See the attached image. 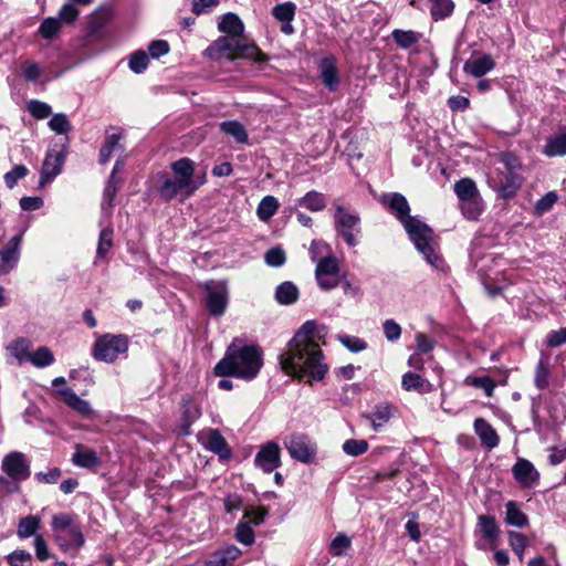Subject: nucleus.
I'll list each match as a JSON object with an SVG mask.
<instances>
[{"label": "nucleus", "instance_id": "1", "mask_svg": "<svg viewBox=\"0 0 566 566\" xmlns=\"http://www.w3.org/2000/svg\"><path fill=\"white\" fill-rule=\"evenodd\" d=\"M315 321H306L279 355L282 370L292 377L321 381L328 371V365L318 344L313 339Z\"/></svg>", "mask_w": 566, "mask_h": 566}, {"label": "nucleus", "instance_id": "2", "mask_svg": "<svg viewBox=\"0 0 566 566\" xmlns=\"http://www.w3.org/2000/svg\"><path fill=\"white\" fill-rule=\"evenodd\" d=\"M381 203L403 226L410 241L424 260L434 269L442 270L444 260L434 243L433 230L418 216H410L407 198L399 192H391L382 196Z\"/></svg>", "mask_w": 566, "mask_h": 566}, {"label": "nucleus", "instance_id": "3", "mask_svg": "<svg viewBox=\"0 0 566 566\" xmlns=\"http://www.w3.org/2000/svg\"><path fill=\"white\" fill-rule=\"evenodd\" d=\"M263 366V353L256 345H238L232 342L223 356L213 367L218 377H235L253 380Z\"/></svg>", "mask_w": 566, "mask_h": 566}, {"label": "nucleus", "instance_id": "4", "mask_svg": "<svg viewBox=\"0 0 566 566\" xmlns=\"http://www.w3.org/2000/svg\"><path fill=\"white\" fill-rule=\"evenodd\" d=\"M170 168L174 178L166 177L158 188L159 197L165 202L171 201L179 193L187 199L203 184V180H195V163L190 158H180L171 163Z\"/></svg>", "mask_w": 566, "mask_h": 566}, {"label": "nucleus", "instance_id": "5", "mask_svg": "<svg viewBox=\"0 0 566 566\" xmlns=\"http://www.w3.org/2000/svg\"><path fill=\"white\" fill-rule=\"evenodd\" d=\"M51 526L54 541L62 552L78 551L84 546L85 538L76 515L70 513L55 514L52 517Z\"/></svg>", "mask_w": 566, "mask_h": 566}, {"label": "nucleus", "instance_id": "6", "mask_svg": "<svg viewBox=\"0 0 566 566\" xmlns=\"http://www.w3.org/2000/svg\"><path fill=\"white\" fill-rule=\"evenodd\" d=\"M1 470L6 475L0 476V485L7 493H17L21 490L20 483L31 475L30 462L24 453L12 451L1 461Z\"/></svg>", "mask_w": 566, "mask_h": 566}, {"label": "nucleus", "instance_id": "7", "mask_svg": "<svg viewBox=\"0 0 566 566\" xmlns=\"http://www.w3.org/2000/svg\"><path fill=\"white\" fill-rule=\"evenodd\" d=\"M128 337L124 334H104L95 340L92 355L96 360L114 363L128 350Z\"/></svg>", "mask_w": 566, "mask_h": 566}, {"label": "nucleus", "instance_id": "8", "mask_svg": "<svg viewBox=\"0 0 566 566\" xmlns=\"http://www.w3.org/2000/svg\"><path fill=\"white\" fill-rule=\"evenodd\" d=\"M334 227L336 234L340 237L348 247L358 244L360 234V218L357 213L348 212L342 205H334Z\"/></svg>", "mask_w": 566, "mask_h": 566}, {"label": "nucleus", "instance_id": "9", "mask_svg": "<svg viewBox=\"0 0 566 566\" xmlns=\"http://www.w3.org/2000/svg\"><path fill=\"white\" fill-rule=\"evenodd\" d=\"M206 307L213 317L222 316L229 304V289L226 280H210L203 284Z\"/></svg>", "mask_w": 566, "mask_h": 566}, {"label": "nucleus", "instance_id": "10", "mask_svg": "<svg viewBox=\"0 0 566 566\" xmlns=\"http://www.w3.org/2000/svg\"><path fill=\"white\" fill-rule=\"evenodd\" d=\"M67 140L69 138L65 137V143L61 145L59 150H48L41 168L39 182L40 187L50 184L56 176L61 174L67 155Z\"/></svg>", "mask_w": 566, "mask_h": 566}, {"label": "nucleus", "instance_id": "11", "mask_svg": "<svg viewBox=\"0 0 566 566\" xmlns=\"http://www.w3.org/2000/svg\"><path fill=\"white\" fill-rule=\"evenodd\" d=\"M292 459L302 463H311L316 455V444L305 434L296 433L287 437L284 441Z\"/></svg>", "mask_w": 566, "mask_h": 566}, {"label": "nucleus", "instance_id": "12", "mask_svg": "<svg viewBox=\"0 0 566 566\" xmlns=\"http://www.w3.org/2000/svg\"><path fill=\"white\" fill-rule=\"evenodd\" d=\"M398 413V408L387 401L379 402L369 412L361 415V418L369 422L375 432H380Z\"/></svg>", "mask_w": 566, "mask_h": 566}, {"label": "nucleus", "instance_id": "13", "mask_svg": "<svg viewBox=\"0 0 566 566\" xmlns=\"http://www.w3.org/2000/svg\"><path fill=\"white\" fill-rule=\"evenodd\" d=\"M254 464L265 473H271L280 468L282 464L280 446L274 441L262 444L254 457Z\"/></svg>", "mask_w": 566, "mask_h": 566}, {"label": "nucleus", "instance_id": "14", "mask_svg": "<svg viewBox=\"0 0 566 566\" xmlns=\"http://www.w3.org/2000/svg\"><path fill=\"white\" fill-rule=\"evenodd\" d=\"M21 242L22 235L18 234L0 249V275L9 274L17 268L21 255Z\"/></svg>", "mask_w": 566, "mask_h": 566}, {"label": "nucleus", "instance_id": "15", "mask_svg": "<svg viewBox=\"0 0 566 566\" xmlns=\"http://www.w3.org/2000/svg\"><path fill=\"white\" fill-rule=\"evenodd\" d=\"M319 78L329 92H335L339 84V73L336 59L332 55L324 56L317 62Z\"/></svg>", "mask_w": 566, "mask_h": 566}, {"label": "nucleus", "instance_id": "16", "mask_svg": "<svg viewBox=\"0 0 566 566\" xmlns=\"http://www.w3.org/2000/svg\"><path fill=\"white\" fill-rule=\"evenodd\" d=\"M514 479L524 488L536 484L539 480V473L534 464L523 458H518L512 468Z\"/></svg>", "mask_w": 566, "mask_h": 566}, {"label": "nucleus", "instance_id": "17", "mask_svg": "<svg viewBox=\"0 0 566 566\" xmlns=\"http://www.w3.org/2000/svg\"><path fill=\"white\" fill-rule=\"evenodd\" d=\"M295 12L296 4L291 1L279 3L273 7L272 15L282 23L280 28L282 33L291 35L295 32L294 27L292 25Z\"/></svg>", "mask_w": 566, "mask_h": 566}, {"label": "nucleus", "instance_id": "18", "mask_svg": "<svg viewBox=\"0 0 566 566\" xmlns=\"http://www.w3.org/2000/svg\"><path fill=\"white\" fill-rule=\"evenodd\" d=\"M232 53H238V56L252 60L258 63L265 62L266 55L254 44L248 43L242 35L231 38Z\"/></svg>", "mask_w": 566, "mask_h": 566}, {"label": "nucleus", "instance_id": "19", "mask_svg": "<svg viewBox=\"0 0 566 566\" xmlns=\"http://www.w3.org/2000/svg\"><path fill=\"white\" fill-rule=\"evenodd\" d=\"M205 448L216 453L220 460H229L232 457L231 448L217 429H210L207 433Z\"/></svg>", "mask_w": 566, "mask_h": 566}, {"label": "nucleus", "instance_id": "20", "mask_svg": "<svg viewBox=\"0 0 566 566\" xmlns=\"http://www.w3.org/2000/svg\"><path fill=\"white\" fill-rule=\"evenodd\" d=\"M241 555V551L234 545H227L213 552L203 563V566H232Z\"/></svg>", "mask_w": 566, "mask_h": 566}, {"label": "nucleus", "instance_id": "21", "mask_svg": "<svg viewBox=\"0 0 566 566\" xmlns=\"http://www.w3.org/2000/svg\"><path fill=\"white\" fill-rule=\"evenodd\" d=\"M474 431L479 437L481 444L489 450H492L499 446V434L485 419L476 418L474 420Z\"/></svg>", "mask_w": 566, "mask_h": 566}, {"label": "nucleus", "instance_id": "22", "mask_svg": "<svg viewBox=\"0 0 566 566\" xmlns=\"http://www.w3.org/2000/svg\"><path fill=\"white\" fill-rule=\"evenodd\" d=\"M203 55L210 60H219L222 56H227L228 60L233 61L235 56L232 54L231 38H218L203 51Z\"/></svg>", "mask_w": 566, "mask_h": 566}, {"label": "nucleus", "instance_id": "23", "mask_svg": "<svg viewBox=\"0 0 566 566\" xmlns=\"http://www.w3.org/2000/svg\"><path fill=\"white\" fill-rule=\"evenodd\" d=\"M495 67V62L490 54H484L474 60H468L463 65V71L474 77H482Z\"/></svg>", "mask_w": 566, "mask_h": 566}, {"label": "nucleus", "instance_id": "24", "mask_svg": "<svg viewBox=\"0 0 566 566\" xmlns=\"http://www.w3.org/2000/svg\"><path fill=\"white\" fill-rule=\"evenodd\" d=\"M71 461L74 465L83 469H94L101 463V460L94 450L85 449L81 444L75 446V451L72 454Z\"/></svg>", "mask_w": 566, "mask_h": 566}, {"label": "nucleus", "instance_id": "25", "mask_svg": "<svg viewBox=\"0 0 566 566\" xmlns=\"http://www.w3.org/2000/svg\"><path fill=\"white\" fill-rule=\"evenodd\" d=\"M57 394L63 398V401L73 410L83 416L92 413V408L88 401L80 398L71 388H59Z\"/></svg>", "mask_w": 566, "mask_h": 566}, {"label": "nucleus", "instance_id": "26", "mask_svg": "<svg viewBox=\"0 0 566 566\" xmlns=\"http://www.w3.org/2000/svg\"><path fill=\"white\" fill-rule=\"evenodd\" d=\"M523 178L516 172H507L504 179L496 187V191L502 199H511L515 197L522 187Z\"/></svg>", "mask_w": 566, "mask_h": 566}, {"label": "nucleus", "instance_id": "27", "mask_svg": "<svg viewBox=\"0 0 566 566\" xmlns=\"http://www.w3.org/2000/svg\"><path fill=\"white\" fill-rule=\"evenodd\" d=\"M298 296V287L291 281L282 282L274 292V298L281 305H292L297 302Z\"/></svg>", "mask_w": 566, "mask_h": 566}, {"label": "nucleus", "instance_id": "28", "mask_svg": "<svg viewBox=\"0 0 566 566\" xmlns=\"http://www.w3.org/2000/svg\"><path fill=\"white\" fill-rule=\"evenodd\" d=\"M181 432L185 436L190 434L191 424L200 417V409L192 402L189 397L182 398L181 403Z\"/></svg>", "mask_w": 566, "mask_h": 566}, {"label": "nucleus", "instance_id": "29", "mask_svg": "<svg viewBox=\"0 0 566 566\" xmlns=\"http://www.w3.org/2000/svg\"><path fill=\"white\" fill-rule=\"evenodd\" d=\"M218 30L230 38H234L242 35L244 25L235 13L228 12L222 15L221 21L218 23Z\"/></svg>", "mask_w": 566, "mask_h": 566}, {"label": "nucleus", "instance_id": "30", "mask_svg": "<svg viewBox=\"0 0 566 566\" xmlns=\"http://www.w3.org/2000/svg\"><path fill=\"white\" fill-rule=\"evenodd\" d=\"M543 154L547 157H560L566 155V132H560L546 139Z\"/></svg>", "mask_w": 566, "mask_h": 566}, {"label": "nucleus", "instance_id": "31", "mask_svg": "<svg viewBox=\"0 0 566 566\" xmlns=\"http://www.w3.org/2000/svg\"><path fill=\"white\" fill-rule=\"evenodd\" d=\"M505 523L515 527H525L528 525V517L521 510L517 502L509 501L505 504Z\"/></svg>", "mask_w": 566, "mask_h": 566}, {"label": "nucleus", "instance_id": "32", "mask_svg": "<svg viewBox=\"0 0 566 566\" xmlns=\"http://www.w3.org/2000/svg\"><path fill=\"white\" fill-rule=\"evenodd\" d=\"M123 138V134L120 132L107 134L105 137V142L99 149L98 163L101 165H105L109 161L112 154L116 149L124 150L123 145L119 144V140Z\"/></svg>", "mask_w": 566, "mask_h": 566}, {"label": "nucleus", "instance_id": "33", "mask_svg": "<svg viewBox=\"0 0 566 566\" xmlns=\"http://www.w3.org/2000/svg\"><path fill=\"white\" fill-rule=\"evenodd\" d=\"M453 189L462 202L479 198L478 187L471 178H461L454 184Z\"/></svg>", "mask_w": 566, "mask_h": 566}, {"label": "nucleus", "instance_id": "34", "mask_svg": "<svg viewBox=\"0 0 566 566\" xmlns=\"http://www.w3.org/2000/svg\"><path fill=\"white\" fill-rule=\"evenodd\" d=\"M220 130L234 138L239 144H248L249 135L245 127L238 120H226L220 125Z\"/></svg>", "mask_w": 566, "mask_h": 566}, {"label": "nucleus", "instance_id": "35", "mask_svg": "<svg viewBox=\"0 0 566 566\" xmlns=\"http://www.w3.org/2000/svg\"><path fill=\"white\" fill-rule=\"evenodd\" d=\"M391 38L399 48L408 50L420 41L421 34L412 30L395 29Z\"/></svg>", "mask_w": 566, "mask_h": 566}, {"label": "nucleus", "instance_id": "36", "mask_svg": "<svg viewBox=\"0 0 566 566\" xmlns=\"http://www.w3.org/2000/svg\"><path fill=\"white\" fill-rule=\"evenodd\" d=\"M339 271L340 268L337 258L333 254H327L316 262L315 277H321L323 275H338Z\"/></svg>", "mask_w": 566, "mask_h": 566}, {"label": "nucleus", "instance_id": "37", "mask_svg": "<svg viewBox=\"0 0 566 566\" xmlns=\"http://www.w3.org/2000/svg\"><path fill=\"white\" fill-rule=\"evenodd\" d=\"M431 3L430 15L433 21H441L449 18L455 8L452 0H429Z\"/></svg>", "mask_w": 566, "mask_h": 566}, {"label": "nucleus", "instance_id": "38", "mask_svg": "<svg viewBox=\"0 0 566 566\" xmlns=\"http://www.w3.org/2000/svg\"><path fill=\"white\" fill-rule=\"evenodd\" d=\"M41 520L36 515H28L22 517L18 524L17 534L20 538H28L38 535L36 531L40 527Z\"/></svg>", "mask_w": 566, "mask_h": 566}, {"label": "nucleus", "instance_id": "39", "mask_svg": "<svg viewBox=\"0 0 566 566\" xmlns=\"http://www.w3.org/2000/svg\"><path fill=\"white\" fill-rule=\"evenodd\" d=\"M32 344L28 338L20 337L13 340L8 347L12 356H14L19 363L30 360Z\"/></svg>", "mask_w": 566, "mask_h": 566}, {"label": "nucleus", "instance_id": "40", "mask_svg": "<svg viewBox=\"0 0 566 566\" xmlns=\"http://www.w3.org/2000/svg\"><path fill=\"white\" fill-rule=\"evenodd\" d=\"M113 234L114 231L111 227H106L101 230L96 249V258L94 261L95 264L97 263V260L104 259L113 247Z\"/></svg>", "mask_w": 566, "mask_h": 566}, {"label": "nucleus", "instance_id": "41", "mask_svg": "<svg viewBox=\"0 0 566 566\" xmlns=\"http://www.w3.org/2000/svg\"><path fill=\"white\" fill-rule=\"evenodd\" d=\"M298 205L311 211H322L326 207V200L323 193L311 190L298 200Z\"/></svg>", "mask_w": 566, "mask_h": 566}, {"label": "nucleus", "instance_id": "42", "mask_svg": "<svg viewBox=\"0 0 566 566\" xmlns=\"http://www.w3.org/2000/svg\"><path fill=\"white\" fill-rule=\"evenodd\" d=\"M279 209V201L273 196H265L259 203L256 214L260 220L268 221Z\"/></svg>", "mask_w": 566, "mask_h": 566}, {"label": "nucleus", "instance_id": "43", "mask_svg": "<svg viewBox=\"0 0 566 566\" xmlns=\"http://www.w3.org/2000/svg\"><path fill=\"white\" fill-rule=\"evenodd\" d=\"M478 524L480 526L481 533L484 538L489 541L495 539L499 534L500 530L496 524L495 517L492 515H480L478 517Z\"/></svg>", "mask_w": 566, "mask_h": 566}, {"label": "nucleus", "instance_id": "44", "mask_svg": "<svg viewBox=\"0 0 566 566\" xmlns=\"http://www.w3.org/2000/svg\"><path fill=\"white\" fill-rule=\"evenodd\" d=\"M29 361L36 368H44L54 363V355L49 347L41 346L31 354Z\"/></svg>", "mask_w": 566, "mask_h": 566}, {"label": "nucleus", "instance_id": "45", "mask_svg": "<svg viewBox=\"0 0 566 566\" xmlns=\"http://www.w3.org/2000/svg\"><path fill=\"white\" fill-rule=\"evenodd\" d=\"M467 384L482 389L486 397H492L494 389L496 387V382L490 376H476V377H468Z\"/></svg>", "mask_w": 566, "mask_h": 566}, {"label": "nucleus", "instance_id": "46", "mask_svg": "<svg viewBox=\"0 0 566 566\" xmlns=\"http://www.w3.org/2000/svg\"><path fill=\"white\" fill-rule=\"evenodd\" d=\"M48 125L51 130L59 135H66L72 128L71 123L64 113L54 114Z\"/></svg>", "mask_w": 566, "mask_h": 566}, {"label": "nucleus", "instance_id": "47", "mask_svg": "<svg viewBox=\"0 0 566 566\" xmlns=\"http://www.w3.org/2000/svg\"><path fill=\"white\" fill-rule=\"evenodd\" d=\"M148 56L149 55L142 50H138V51H135L134 53H132L129 61H128V66H129L130 71H133L136 74L143 73L149 64Z\"/></svg>", "mask_w": 566, "mask_h": 566}, {"label": "nucleus", "instance_id": "48", "mask_svg": "<svg viewBox=\"0 0 566 566\" xmlns=\"http://www.w3.org/2000/svg\"><path fill=\"white\" fill-rule=\"evenodd\" d=\"M558 195L556 191H548L543 197H541L535 206L534 211L536 216H543L544 213L548 212L553 206L557 202Z\"/></svg>", "mask_w": 566, "mask_h": 566}, {"label": "nucleus", "instance_id": "49", "mask_svg": "<svg viewBox=\"0 0 566 566\" xmlns=\"http://www.w3.org/2000/svg\"><path fill=\"white\" fill-rule=\"evenodd\" d=\"M350 546V538L346 534L339 533L333 538L329 545V553L335 557H340L345 555L346 549Z\"/></svg>", "mask_w": 566, "mask_h": 566}, {"label": "nucleus", "instance_id": "50", "mask_svg": "<svg viewBox=\"0 0 566 566\" xmlns=\"http://www.w3.org/2000/svg\"><path fill=\"white\" fill-rule=\"evenodd\" d=\"M368 442L364 439H348L343 443V451L350 457H358L368 450Z\"/></svg>", "mask_w": 566, "mask_h": 566}, {"label": "nucleus", "instance_id": "51", "mask_svg": "<svg viewBox=\"0 0 566 566\" xmlns=\"http://www.w3.org/2000/svg\"><path fill=\"white\" fill-rule=\"evenodd\" d=\"M254 531L250 522L241 520L235 528V538L238 539V542L244 545H251L254 543Z\"/></svg>", "mask_w": 566, "mask_h": 566}, {"label": "nucleus", "instance_id": "52", "mask_svg": "<svg viewBox=\"0 0 566 566\" xmlns=\"http://www.w3.org/2000/svg\"><path fill=\"white\" fill-rule=\"evenodd\" d=\"M337 339L352 353H359L367 348V343L357 336L340 334L337 335Z\"/></svg>", "mask_w": 566, "mask_h": 566}, {"label": "nucleus", "instance_id": "53", "mask_svg": "<svg viewBox=\"0 0 566 566\" xmlns=\"http://www.w3.org/2000/svg\"><path fill=\"white\" fill-rule=\"evenodd\" d=\"M61 30V22L57 18L50 17L42 21L39 33L46 40L52 39Z\"/></svg>", "mask_w": 566, "mask_h": 566}, {"label": "nucleus", "instance_id": "54", "mask_svg": "<svg viewBox=\"0 0 566 566\" xmlns=\"http://www.w3.org/2000/svg\"><path fill=\"white\" fill-rule=\"evenodd\" d=\"M509 535V543L512 548V551L522 559L524 551L527 546V538L524 534L510 531L507 533Z\"/></svg>", "mask_w": 566, "mask_h": 566}, {"label": "nucleus", "instance_id": "55", "mask_svg": "<svg viewBox=\"0 0 566 566\" xmlns=\"http://www.w3.org/2000/svg\"><path fill=\"white\" fill-rule=\"evenodd\" d=\"M29 174V169L24 165H15L10 171L3 176L6 186L13 189L18 181Z\"/></svg>", "mask_w": 566, "mask_h": 566}, {"label": "nucleus", "instance_id": "56", "mask_svg": "<svg viewBox=\"0 0 566 566\" xmlns=\"http://www.w3.org/2000/svg\"><path fill=\"white\" fill-rule=\"evenodd\" d=\"M268 514L269 511L265 507L255 509L253 506H249L245 509L242 520L250 522L251 526L253 527L262 524Z\"/></svg>", "mask_w": 566, "mask_h": 566}, {"label": "nucleus", "instance_id": "57", "mask_svg": "<svg viewBox=\"0 0 566 566\" xmlns=\"http://www.w3.org/2000/svg\"><path fill=\"white\" fill-rule=\"evenodd\" d=\"M28 111L36 119H44L52 114L51 106L38 99H32L28 103Z\"/></svg>", "mask_w": 566, "mask_h": 566}, {"label": "nucleus", "instance_id": "58", "mask_svg": "<svg viewBox=\"0 0 566 566\" xmlns=\"http://www.w3.org/2000/svg\"><path fill=\"white\" fill-rule=\"evenodd\" d=\"M264 260L268 265L273 268L282 266L286 261L285 252L280 247L271 248L266 251Z\"/></svg>", "mask_w": 566, "mask_h": 566}, {"label": "nucleus", "instance_id": "59", "mask_svg": "<svg viewBox=\"0 0 566 566\" xmlns=\"http://www.w3.org/2000/svg\"><path fill=\"white\" fill-rule=\"evenodd\" d=\"M549 368L543 361L539 360L536 365L534 384L538 390H544L548 386Z\"/></svg>", "mask_w": 566, "mask_h": 566}, {"label": "nucleus", "instance_id": "60", "mask_svg": "<svg viewBox=\"0 0 566 566\" xmlns=\"http://www.w3.org/2000/svg\"><path fill=\"white\" fill-rule=\"evenodd\" d=\"M10 566H32V555L24 549H17L7 557Z\"/></svg>", "mask_w": 566, "mask_h": 566}, {"label": "nucleus", "instance_id": "61", "mask_svg": "<svg viewBox=\"0 0 566 566\" xmlns=\"http://www.w3.org/2000/svg\"><path fill=\"white\" fill-rule=\"evenodd\" d=\"M423 385L424 379L418 374L409 371L402 376L401 386L407 391L420 390L422 389Z\"/></svg>", "mask_w": 566, "mask_h": 566}, {"label": "nucleus", "instance_id": "62", "mask_svg": "<svg viewBox=\"0 0 566 566\" xmlns=\"http://www.w3.org/2000/svg\"><path fill=\"white\" fill-rule=\"evenodd\" d=\"M308 253L313 262H317L322 256L331 253V247L321 240H313L311 242Z\"/></svg>", "mask_w": 566, "mask_h": 566}, {"label": "nucleus", "instance_id": "63", "mask_svg": "<svg viewBox=\"0 0 566 566\" xmlns=\"http://www.w3.org/2000/svg\"><path fill=\"white\" fill-rule=\"evenodd\" d=\"M382 331L388 342H396L401 336V327L395 319H386L382 323Z\"/></svg>", "mask_w": 566, "mask_h": 566}, {"label": "nucleus", "instance_id": "64", "mask_svg": "<svg viewBox=\"0 0 566 566\" xmlns=\"http://www.w3.org/2000/svg\"><path fill=\"white\" fill-rule=\"evenodd\" d=\"M566 343V326L547 334L546 344L548 347L555 348Z\"/></svg>", "mask_w": 566, "mask_h": 566}]
</instances>
